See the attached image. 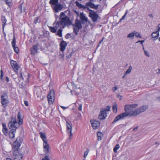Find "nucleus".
Here are the masks:
<instances>
[{"label":"nucleus","instance_id":"nucleus-1","mask_svg":"<svg viewBox=\"0 0 160 160\" xmlns=\"http://www.w3.org/2000/svg\"><path fill=\"white\" fill-rule=\"evenodd\" d=\"M138 106V104H136L126 105L124 107V109L126 112L117 115L114 119L112 123H114L121 119H123L128 116H136V115H132L133 113L135 112V110H134L135 108Z\"/></svg>","mask_w":160,"mask_h":160},{"label":"nucleus","instance_id":"nucleus-2","mask_svg":"<svg viewBox=\"0 0 160 160\" xmlns=\"http://www.w3.org/2000/svg\"><path fill=\"white\" fill-rule=\"evenodd\" d=\"M59 21H57L56 23V27H57L61 28L62 26L63 28H64L66 25H70V22L69 18L66 16L64 12H61L60 13Z\"/></svg>","mask_w":160,"mask_h":160},{"label":"nucleus","instance_id":"nucleus-3","mask_svg":"<svg viewBox=\"0 0 160 160\" xmlns=\"http://www.w3.org/2000/svg\"><path fill=\"white\" fill-rule=\"evenodd\" d=\"M54 12H58L62 9L63 6L62 4L58 3V0H50L49 2Z\"/></svg>","mask_w":160,"mask_h":160},{"label":"nucleus","instance_id":"nucleus-4","mask_svg":"<svg viewBox=\"0 0 160 160\" xmlns=\"http://www.w3.org/2000/svg\"><path fill=\"white\" fill-rule=\"evenodd\" d=\"M1 102L4 108H6L9 103L8 97L6 92L2 93L1 96Z\"/></svg>","mask_w":160,"mask_h":160},{"label":"nucleus","instance_id":"nucleus-5","mask_svg":"<svg viewBox=\"0 0 160 160\" xmlns=\"http://www.w3.org/2000/svg\"><path fill=\"white\" fill-rule=\"evenodd\" d=\"M39 134L41 138L43 141V146L45 152L46 153L49 152V145L46 139V137L45 133L41 132H40Z\"/></svg>","mask_w":160,"mask_h":160},{"label":"nucleus","instance_id":"nucleus-6","mask_svg":"<svg viewBox=\"0 0 160 160\" xmlns=\"http://www.w3.org/2000/svg\"><path fill=\"white\" fill-rule=\"evenodd\" d=\"M90 11L89 13V16L91 18V19L93 22H95L97 21L99 16L97 13L93 10L90 9L88 10Z\"/></svg>","mask_w":160,"mask_h":160},{"label":"nucleus","instance_id":"nucleus-7","mask_svg":"<svg viewBox=\"0 0 160 160\" xmlns=\"http://www.w3.org/2000/svg\"><path fill=\"white\" fill-rule=\"evenodd\" d=\"M148 107L147 105H143L142 106L136 110L135 112L133 113L132 115L137 116L141 112L145 111L148 108Z\"/></svg>","mask_w":160,"mask_h":160},{"label":"nucleus","instance_id":"nucleus-8","mask_svg":"<svg viewBox=\"0 0 160 160\" xmlns=\"http://www.w3.org/2000/svg\"><path fill=\"white\" fill-rule=\"evenodd\" d=\"M148 107L147 105H143L142 106L136 110L135 112L133 113L132 115L137 116L141 112L145 111L148 108Z\"/></svg>","mask_w":160,"mask_h":160},{"label":"nucleus","instance_id":"nucleus-9","mask_svg":"<svg viewBox=\"0 0 160 160\" xmlns=\"http://www.w3.org/2000/svg\"><path fill=\"white\" fill-rule=\"evenodd\" d=\"M23 155L19 151H15L13 152V158L14 160H23Z\"/></svg>","mask_w":160,"mask_h":160},{"label":"nucleus","instance_id":"nucleus-10","mask_svg":"<svg viewBox=\"0 0 160 160\" xmlns=\"http://www.w3.org/2000/svg\"><path fill=\"white\" fill-rule=\"evenodd\" d=\"M12 120L10 121L8 124V126L9 128H14V129H16L17 128V125H18V122L16 120L13 118H12Z\"/></svg>","mask_w":160,"mask_h":160},{"label":"nucleus","instance_id":"nucleus-11","mask_svg":"<svg viewBox=\"0 0 160 160\" xmlns=\"http://www.w3.org/2000/svg\"><path fill=\"white\" fill-rule=\"evenodd\" d=\"M47 98L49 103H52L54 100V92L53 90H51L48 94Z\"/></svg>","mask_w":160,"mask_h":160},{"label":"nucleus","instance_id":"nucleus-12","mask_svg":"<svg viewBox=\"0 0 160 160\" xmlns=\"http://www.w3.org/2000/svg\"><path fill=\"white\" fill-rule=\"evenodd\" d=\"M107 116L106 110L104 109H102L100 110V114L98 116V118L100 120L104 119Z\"/></svg>","mask_w":160,"mask_h":160},{"label":"nucleus","instance_id":"nucleus-13","mask_svg":"<svg viewBox=\"0 0 160 160\" xmlns=\"http://www.w3.org/2000/svg\"><path fill=\"white\" fill-rule=\"evenodd\" d=\"M21 145V142L20 141H18V139H17L15 141H14L13 144L12 149L14 151H19L18 149Z\"/></svg>","mask_w":160,"mask_h":160},{"label":"nucleus","instance_id":"nucleus-14","mask_svg":"<svg viewBox=\"0 0 160 160\" xmlns=\"http://www.w3.org/2000/svg\"><path fill=\"white\" fill-rule=\"evenodd\" d=\"M11 65L16 73L18 72V70L19 68V66L17 62L14 60H11L10 62Z\"/></svg>","mask_w":160,"mask_h":160},{"label":"nucleus","instance_id":"nucleus-15","mask_svg":"<svg viewBox=\"0 0 160 160\" xmlns=\"http://www.w3.org/2000/svg\"><path fill=\"white\" fill-rule=\"evenodd\" d=\"M38 46L39 44L38 43L36 45H33L31 48L30 51L32 54L35 55L37 53Z\"/></svg>","mask_w":160,"mask_h":160},{"label":"nucleus","instance_id":"nucleus-16","mask_svg":"<svg viewBox=\"0 0 160 160\" xmlns=\"http://www.w3.org/2000/svg\"><path fill=\"white\" fill-rule=\"evenodd\" d=\"M90 122L93 128L94 129L97 128L100 126V122L98 121L92 120Z\"/></svg>","mask_w":160,"mask_h":160},{"label":"nucleus","instance_id":"nucleus-17","mask_svg":"<svg viewBox=\"0 0 160 160\" xmlns=\"http://www.w3.org/2000/svg\"><path fill=\"white\" fill-rule=\"evenodd\" d=\"M66 125L67 126V132L68 133H70L69 136H70L69 138H70L71 137L72 135V124L71 123L70 124L69 123L68 121H67L66 122Z\"/></svg>","mask_w":160,"mask_h":160},{"label":"nucleus","instance_id":"nucleus-18","mask_svg":"<svg viewBox=\"0 0 160 160\" xmlns=\"http://www.w3.org/2000/svg\"><path fill=\"white\" fill-rule=\"evenodd\" d=\"M67 45V43L65 41H62L61 42L60 46V49L61 51L62 52L64 51Z\"/></svg>","mask_w":160,"mask_h":160},{"label":"nucleus","instance_id":"nucleus-19","mask_svg":"<svg viewBox=\"0 0 160 160\" xmlns=\"http://www.w3.org/2000/svg\"><path fill=\"white\" fill-rule=\"evenodd\" d=\"M80 18L82 23L87 22L88 21V18L83 13H80Z\"/></svg>","mask_w":160,"mask_h":160},{"label":"nucleus","instance_id":"nucleus-20","mask_svg":"<svg viewBox=\"0 0 160 160\" xmlns=\"http://www.w3.org/2000/svg\"><path fill=\"white\" fill-rule=\"evenodd\" d=\"M75 3L76 4V6L80 8H83V9H87L88 10L89 9V8L88 7L80 3L78 1H76Z\"/></svg>","mask_w":160,"mask_h":160},{"label":"nucleus","instance_id":"nucleus-21","mask_svg":"<svg viewBox=\"0 0 160 160\" xmlns=\"http://www.w3.org/2000/svg\"><path fill=\"white\" fill-rule=\"evenodd\" d=\"M86 6H89L91 8L95 9H97L98 7V5H96L91 2L86 3Z\"/></svg>","mask_w":160,"mask_h":160},{"label":"nucleus","instance_id":"nucleus-22","mask_svg":"<svg viewBox=\"0 0 160 160\" xmlns=\"http://www.w3.org/2000/svg\"><path fill=\"white\" fill-rule=\"evenodd\" d=\"M2 131L4 134L6 136L8 134V129L6 127V124L5 123H2Z\"/></svg>","mask_w":160,"mask_h":160},{"label":"nucleus","instance_id":"nucleus-23","mask_svg":"<svg viewBox=\"0 0 160 160\" xmlns=\"http://www.w3.org/2000/svg\"><path fill=\"white\" fill-rule=\"evenodd\" d=\"M16 132V129H12L10 130L9 132V135L11 138H13L15 137Z\"/></svg>","mask_w":160,"mask_h":160},{"label":"nucleus","instance_id":"nucleus-24","mask_svg":"<svg viewBox=\"0 0 160 160\" xmlns=\"http://www.w3.org/2000/svg\"><path fill=\"white\" fill-rule=\"evenodd\" d=\"M159 36V32L158 31H156V32H152L151 36L152 38H154V40H155L158 38V37Z\"/></svg>","mask_w":160,"mask_h":160},{"label":"nucleus","instance_id":"nucleus-25","mask_svg":"<svg viewBox=\"0 0 160 160\" xmlns=\"http://www.w3.org/2000/svg\"><path fill=\"white\" fill-rule=\"evenodd\" d=\"M23 3H22L19 7L18 10L20 13L25 12L24 7H23Z\"/></svg>","mask_w":160,"mask_h":160},{"label":"nucleus","instance_id":"nucleus-26","mask_svg":"<svg viewBox=\"0 0 160 160\" xmlns=\"http://www.w3.org/2000/svg\"><path fill=\"white\" fill-rule=\"evenodd\" d=\"M75 26L78 28L79 29H81L82 28V25L81 24V22L79 20L75 22Z\"/></svg>","mask_w":160,"mask_h":160},{"label":"nucleus","instance_id":"nucleus-27","mask_svg":"<svg viewBox=\"0 0 160 160\" xmlns=\"http://www.w3.org/2000/svg\"><path fill=\"white\" fill-rule=\"evenodd\" d=\"M1 20L2 23V29L3 30L4 26L6 25V22L7 20L5 17L2 16V17Z\"/></svg>","mask_w":160,"mask_h":160},{"label":"nucleus","instance_id":"nucleus-28","mask_svg":"<svg viewBox=\"0 0 160 160\" xmlns=\"http://www.w3.org/2000/svg\"><path fill=\"white\" fill-rule=\"evenodd\" d=\"M117 104L116 102H114L112 106V110L114 113H116L117 112Z\"/></svg>","mask_w":160,"mask_h":160},{"label":"nucleus","instance_id":"nucleus-29","mask_svg":"<svg viewBox=\"0 0 160 160\" xmlns=\"http://www.w3.org/2000/svg\"><path fill=\"white\" fill-rule=\"evenodd\" d=\"M57 28L56 27V26L55 27H49V28L50 30V31L53 33H55L56 32V31L57 29L59 27H57Z\"/></svg>","mask_w":160,"mask_h":160},{"label":"nucleus","instance_id":"nucleus-30","mask_svg":"<svg viewBox=\"0 0 160 160\" xmlns=\"http://www.w3.org/2000/svg\"><path fill=\"white\" fill-rule=\"evenodd\" d=\"M134 31L132 32L131 33H129L127 36V38L131 39H132L134 38Z\"/></svg>","mask_w":160,"mask_h":160},{"label":"nucleus","instance_id":"nucleus-31","mask_svg":"<svg viewBox=\"0 0 160 160\" xmlns=\"http://www.w3.org/2000/svg\"><path fill=\"white\" fill-rule=\"evenodd\" d=\"M80 29L75 26H74L73 28V32H74L75 34L76 35H77L78 34V32L79 31V30Z\"/></svg>","mask_w":160,"mask_h":160},{"label":"nucleus","instance_id":"nucleus-32","mask_svg":"<svg viewBox=\"0 0 160 160\" xmlns=\"http://www.w3.org/2000/svg\"><path fill=\"white\" fill-rule=\"evenodd\" d=\"M97 136L98 137V140H100L102 139V133L99 132H97Z\"/></svg>","mask_w":160,"mask_h":160},{"label":"nucleus","instance_id":"nucleus-33","mask_svg":"<svg viewBox=\"0 0 160 160\" xmlns=\"http://www.w3.org/2000/svg\"><path fill=\"white\" fill-rule=\"evenodd\" d=\"M16 39L14 36H13V38L12 42V45L13 48L15 47Z\"/></svg>","mask_w":160,"mask_h":160},{"label":"nucleus","instance_id":"nucleus-34","mask_svg":"<svg viewBox=\"0 0 160 160\" xmlns=\"http://www.w3.org/2000/svg\"><path fill=\"white\" fill-rule=\"evenodd\" d=\"M132 69V67L131 66H129V68L126 71L125 73V75H126L127 74L129 73Z\"/></svg>","mask_w":160,"mask_h":160},{"label":"nucleus","instance_id":"nucleus-35","mask_svg":"<svg viewBox=\"0 0 160 160\" xmlns=\"http://www.w3.org/2000/svg\"><path fill=\"white\" fill-rule=\"evenodd\" d=\"M120 146L118 144H116L113 148V151L114 152H117V150L119 148Z\"/></svg>","mask_w":160,"mask_h":160},{"label":"nucleus","instance_id":"nucleus-36","mask_svg":"<svg viewBox=\"0 0 160 160\" xmlns=\"http://www.w3.org/2000/svg\"><path fill=\"white\" fill-rule=\"evenodd\" d=\"M62 30L61 28H60L58 31L57 34L60 37H61L62 36Z\"/></svg>","mask_w":160,"mask_h":160},{"label":"nucleus","instance_id":"nucleus-37","mask_svg":"<svg viewBox=\"0 0 160 160\" xmlns=\"http://www.w3.org/2000/svg\"><path fill=\"white\" fill-rule=\"evenodd\" d=\"M134 36H135L137 37H139L140 38H141V37L140 35V34L139 33L134 31Z\"/></svg>","mask_w":160,"mask_h":160},{"label":"nucleus","instance_id":"nucleus-38","mask_svg":"<svg viewBox=\"0 0 160 160\" xmlns=\"http://www.w3.org/2000/svg\"><path fill=\"white\" fill-rule=\"evenodd\" d=\"M89 151V149H87V150L84 152V158H85L87 157Z\"/></svg>","mask_w":160,"mask_h":160},{"label":"nucleus","instance_id":"nucleus-39","mask_svg":"<svg viewBox=\"0 0 160 160\" xmlns=\"http://www.w3.org/2000/svg\"><path fill=\"white\" fill-rule=\"evenodd\" d=\"M39 18L38 17H36L34 19V21L33 22L34 23L36 24L37 22H39L38 21Z\"/></svg>","mask_w":160,"mask_h":160},{"label":"nucleus","instance_id":"nucleus-40","mask_svg":"<svg viewBox=\"0 0 160 160\" xmlns=\"http://www.w3.org/2000/svg\"><path fill=\"white\" fill-rule=\"evenodd\" d=\"M14 51L16 53H18L19 51L18 48L17 47H15L14 48H13Z\"/></svg>","mask_w":160,"mask_h":160},{"label":"nucleus","instance_id":"nucleus-41","mask_svg":"<svg viewBox=\"0 0 160 160\" xmlns=\"http://www.w3.org/2000/svg\"><path fill=\"white\" fill-rule=\"evenodd\" d=\"M42 160H49V158L48 156H46L42 159Z\"/></svg>","mask_w":160,"mask_h":160},{"label":"nucleus","instance_id":"nucleus-42","mask_svg":"<svg viewBox=\"0 0 160 160\" xmlns=\"http://www.w3.org/2000/svg\"><path fill=\"white\" fill-rule=\"evenodd\" d=\"M82 105L81 104H80L79 105V107H78V109L79 111H82Z\"/></svg>","mask_w":160,"mask_h":160},{"label":"nucleus","instance_id":"nucleus-43","mask_svg":"<svg viewBox=\"0 0 160 160\" xmlns=\"http://www.w3.org/2000/svg\"><path fill=\"white\" fill-rule=\"evenodd\" d=\"M143 49L144 50V52L146 56H148V57H149V54L148 53V52H147V51H146L144 50V47H143Z\"/></svg>","mask_w":160,"mask_h":160},{"label":"nucleus","instance_id":"nucleus-44","mask_svg":"<svg viewBox=\"0 0 160 160\" xmlns=\"http://www.w3.org/2000/svg\"><path fill=\"white\" fill-rule=\"evenodd\" d=\"M71 34L69 33H68L65 36L66 38H70L71 37Z\"/></svg>","mask_w":160,"mask_h":160},{"label":"nucleus","instance_id":"nucleus-45","mask_svg":"<svg viewBox=\"0 0 160 160\" xmlns=\"http://www.w3.org/2000/svg\"><path fill=\"white\" fill-rule=\"evenodd\" d=\"M22 119H20L19 120L18 123V125L19 124V125H22Z\"/></svg>","mask_w":160,"mask_h":160},{"label":"nucleus","instance_id":"nucleus-46","mask_svg":"<svg viewBox=\"0 0 160 160\" xmlns=\"http://www.w3.org/2000/svg\"><path fill=\"white\" fill-rule=\"evenodd\" d=\"M126 16L125 15H124L122 18L121 19H120V20H119V22H121V21L122 20H124L125 18V17H126Z\"/></svg>","mask_w":160,"mask_h":160},{"label":"nucleus","instance_id":"nucleus-47","mask_svg":"<svg viewBox=\"0 0 160 160\" xmlns=\"http://www.w3.org/2000/svg\"><path fill=\"white\" fill-rule=\"evenodd\" d=\"M117 88L116 87H114L112 88V90L113 92H115V91L117 90Z\"/></svg>","mask_w":160,"mask_h":160},{"label":"nucleus","instance_id":"nucleus-48","mask_svg":"<svg viewBox=\"0 0 160 160\" xmlns=\"http://www.w3.org/2000/svg\"><path fill=\"white\" fill-rule=\"evenodd\" d=\"M17 117H18V118L19 120L21 119V115H20V113L19 112H18V116H17Z\"/></svg>","mask_w":160,"mask_h":160},{"label":"nucleus","instance_id":"nucleus-49","mask_svg":"<svg viewBox=\"0 0 160 160\" xmlns=\"http://www.w3.org/2000/svg\"><path fill=\"white\" fill-rule=\"evenodd\" d=\"M24 103L25 106H28V101H25L24 102Z\"/></svg>","mask_w":160,"mask_h":160},{"label":"nucleus","instance_id":"nucleus-50","mask_svg":"<svg viewBox=\"0 0 160 160\" xmlns=\"http://www.w3.org/2000/svg\"><path fill=\"white\" fill-rule=\"evenodd\" d=\"M117 96L118 98H120L119 100H121L122 99V96H120L119 94H117Z\"/></svg>","mask_w":160,"mask_h":160},{"label":"nucleus","instance_id":"nucleus-51","mask_svg":"<svg viewBox=\"0 0 160 160\" xmlns=\"http://www.w3.org/2000/svg\"><path fill=\"white\" fill-rule=\"evenodd\" d=\"M107 108L106 109H105L106 110V111H109L110 110V107L109 106H108L107 107Z\"/></svg>","mask_w":160,"mask_h":160},{"label":"nucleus","instance_id":"nucleus-52","mask_svg":"<svg viewBox=\"0 0 160 160\" xmlns=\"http://www.w3.org/2000/svg\"><path fill=\"white\" fill-rule=\"evenodd\" d=\"M20 78L21 79H22L23 80L24 79L23 78L22 75V73H20Z\"/></svg>","mask_w":160,"mask_h":160},{"label":"nucleus","instance_id":"nucleus-53","mask_svg":"<svg viewBox=\"0 0 160 160\" xmlns=\"http://www.w3.org/2000/svg\"><path fill=\"white\" fill-rule=\"evenodd\" d=\"M61 107L62 108L63 110L67 109L68 107H65L62 106H61Z\"/></svg>","mask_w":160,"mask_h":160},{"label":"nucleus","instance_id":"nucleus-54","mask_svg":"<svg viewBox=\"0 0 160 160\" xmlns=\"http://www.w3.org/2000/svg\"><path fill=\"white\" fill-rule=\"evenodd\" d=\"M158 28L157 31L159 32L160 31V24L158 25Z\"/></svg>","mask_w":160,"mask_h":160},{"label":"nucleus","instance_id":"nucleus-55","mask_svg":"<svg viewBox=\"0 0 160 160\" xmlns=\"http://www.w3.org/2000/svg\"><path fill=\"white\" fill-rule=\"evenodd\" d=\"M3 74H1L0 78L1 79H3Z\"/></svg>","mask_w":160,"mask_h":160},{"label":"nucleus","instance_id":"nucleus-56","mask_svg":"<svg viewBox=\"0 0 160 160\" xmlns=\"http://www.w3.org/2000/svg\"><path fill=\"white\" fill-rule=\"evenodd\" d=\"M6 80L7 82H8L9 81V78L7 77L6 78Z\"/></svg>","mask_w":160,"mask_h":160},{"label":"nucleus","instance_id":"nucleus-57","mask_svg":"<svg viewBox=\"0 0 160 160\" xmlns=\"http://www.w3.org/2000/svg\"><path fill=\"white\" fill-rule=\"evenodd\" d=\"M148 16H149L150 17H151V18H153V15H152V14H149L148 15Z\"/></svg>","mask_w":160,"mask_h":160},{"label":"nucleus","instance_id":"nucleus-58","mask_svg":"<svg viewBox=\"0 0 160 160\" xmlns=\"http://www.w3.org/2000/svg\"><path fill=\"white\" fill-rule=\"evenodd\" d=\"M144 40H142L140 41V43L142 45V46H143V43L144 42Z\"/></svg>","mask_w":160,"mask_h":160},{"label":"nucleus","instance_id":"nucleus-59","mask_svg":"<svg viewBox=\"0 0 160 160\" xmlns=\"http://www.w3.org/2000/svg\"><path fill=\"white\" fill-rule=\"evenodd\" d=\"M157 100L160 102V97H158L157 98Z\"/></svg>","mask_w":160,"mask_h":160},{"label":"nucleus","instance_id":"nucleus-60","mask_svg":"<svg viewBox=\"0 0 160 160\" xmlns=\"http://www.w3.org/2000/svg\"><path fill=\"white\" fill-rule=\"evenodd\" d=\"M6 160H12V159H11L10 158H6Z\"/></svg>","mask_w":160,"mask_h":160},{"label":"nucleus","instance_id":"nucleus-61","mask_svg":"<svg viewBox=\"0 0 160 160\" xmlns=\"http://www.w3.org/2000/svg\"><path fill=\"white\" fill-rule=\"evenodd\" d=\"M0 73H1V74H3V71L2 69H1L0 70Z\"/></svg>","mask_w":160,"mask_h":160},{"label":"nucleus","instance_id":"nucleus-62","mask_svg":"<svg viewBox=\"0 0 160 160\" xmlns=\"http://www.w3.org/2000/svg\"><path fill=\"white\" fill-rule=\"evenodd\" d=\"M36 94L37 95V96H38V97H40V95L39 94H38V93L37 92Z\"/></svg>","mask_w":160,"mask_h":160},{"label":"nucleus","instance_id":"nucleus-63","mask_svg":"<svg viewBox=\"0 0 160 160\" xmlns=\"http://www.w3.org/2000/svg\"><path fill=\"white\" fill-rule=\"evenodd\" d=\"M138 128V127H136L133 129V130H135Z\"/></svg>","mask_w":160,"mask_h":160},{"label":"nucleus","instance_id":"nucleus-64","mask_svg":"<svg viewBox=\"0 0 160 160\" xmlns=\"http://www.w3.org/2000/svg\"><path fill=\"white\" fill-rule=\"evenodd\" d=\"M128 12V10H127L126 11L124 15H126L127 14Z\"/></svg>","mask_w":160,"mask_h":160}]
</instances>
